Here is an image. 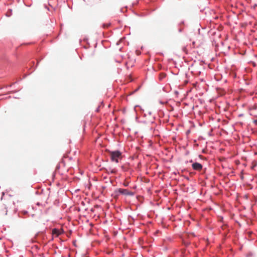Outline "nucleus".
<instances>
[{
    "mask_svg": "<svg viewBox=\"0 0 257 257\" xmlns=\"http://www.w3.org/2000/svg\"><path fill=\"white\" fill-rule=\"evenodd\" d=\"M109 154L110 156L111 161L118 163L119 160L122 158V154L119 151H109Z\"/></svg>",
    "mask_w": 257,
    "mask_h": 257,
    "instance_id": "nucleus-1",
    "label": "nucleus"
},
{
    "mask_svg": "<svg viewBox=\"0 0 257 257\" xmlns=\"http://www.w3.org/2000/svg\"><path fill=\"white\" fill-rule=\"evenodd\" d=\"M117 192L121 194L127 196H133L134 194L133 192L125 189L119 188L117 190Z\"/></svg>",
    "mask_w": 257,
    "mask_h": 257,
    "instance_id": "nucleus-2",
    "label": "nucleus"
},
{
    "mask_svg": "<svg viewBox=\"0 0 257 257\" xmlns=\"http://www.w3.org/2000/svg\"><path fill=\"white\" fill-rule=\"evenodd\" d=\"M192 168L196 171H201L202 169V165L197 162L194 163L192 165Z\"/></svg>",
    "mask_w": 257,
    "mask_h": 257,
    "instance_id": "nucleus-3",
    "label": "nucleus"
},
{
    "mask_svg": "<svg viewBox=\"0 0 257 257\" xmlns=\"http://www.w3.org/2000/svg\"><path fill=\"white\" fill-rule=\"evenodd\" d=\"M52 233L58 236L60 234V231L58 229L54 228L52 230Z\"/></svg>",
    "mask_w": 257,
    "mask_h": 257,
    "instance_id": "nucleus-4",
    "label": "nucleus"
},
{
    "mask_svg": "<svg viewBox=\"0 0 257 257\" xmlns=\"http://www.w3.org/2000/svg\"><path fill=\"white\" fill-rule=\"evenodd\" d=\"M109 171H110V173H112V174H114V173H116V170L114 169L110 170Z\"/></svg>",
    "mask_w": 257,
    "mask_h": 257,
    "instance_id": "nucleus-5",
    "label": "nucleus"
},
{
    "mask_svg": "<svg viewBox=\"0 0 257 257\" xmlns=\"http://www.w3.org/2000/svg\"><path fill=\"white\" fill-rule=\"evenodd\" d=\"M136 53L138 55H139L140 54V52L139 51H136Z\"/></svg>",
    "mask_w": 257,
    "mask_h": 257,
    "instance_id": "nucleus-6",
    "label": "nucleus"
},
{
    "mask_svg": "<svg viewBox=\"0 0 257 257\" xmlns=\"http://www.w3.org/2000/svg\"><path fill=\"white\" fill-rule=\"evenodd\" d=\"M123 185L125 186H127L128 185V184L127 183H124Z\"/></svg>",
    "mask_w": 257,
    "mask_h": 257,
    "instance_id": "nucleus-7",
    "label": "nucleus"
},
{
    "mask_svg": "<svg viewBox=\"0 0 257 257\" xmlns=\"http://www.w3.org/2000/svg\"><path fill=\"white\" fill-rule=\"evenodd\" d=\"M162 75H163V77H164L165 76V74H162Z\"/></svg>",
    "mask_w": 257,
    "mask_h": 257,
    "instance_id": "nucleus-8",
    "label": "nucleus"
},
{
    "mask_svg": "<svg viewBox=\"0 0 257 257\" xmlns=\"http://www.w3.org/2000/svg\"><path fill=\"white\" fill-rule=\"evenodd\" d=\"M254 122H255L256 124H257V120H254Z\"/></svg>",
    "mask_w": 257,
    "mask_h": 257,
    "instance_id": "nucleus-9",
    "label": "nucleus"
}]
</instances>
